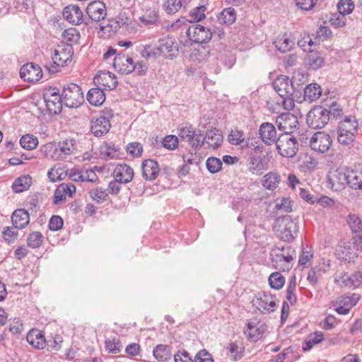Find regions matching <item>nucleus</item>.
<instances>
[{
	"label": "nucleus",
	"instance_id": "17",
	"mask_svg": "<svg viewBox=\"0 0 362 362\" xmlns=\"http://www.w3.org/2000/svg\"><path fill=\"white\" fill-rule=\"evenodd\" d=\"M158 48L165 58L173 59L178 51L173 37L168 35L158 40Z\"/></svg>",
	"mask_w": 362,
	"mask_h": 362
},
{
	"label": "nucleus",
	"instance_id": "2",
	"mask_svg": "<svg viewBox=\"0 0 362 362\" xmlns=\"http://www.w3.org/2000/svg\"><path fill=\"white\" fill-rule=\"evenodd\" d=\"M295 251L291 247H276L272 250L271 259L276 269L288 271L292 267Z\"/></svg>",
	"mask_w": 362,
	"mask_h": 362
},
{
	"label": "nucleus",
	"instance_id": "38",
	"mask_svg": "<svg viewBox=\"0 0 362 362\" xmlns=\"http://www.w3.org/2000/svg\"><path fill=\"white\" fill-rule=\"evenodd\" d=\"M32 184V178L29 175H23L15 180L12 185L13 192L20 193L29 189Z\"/></svg>",
	"mask_w": 362,
	"mask_h": 362
},
{
	"label": "nucleus",
	"instance_id": "5",
	"mask_svg": "<svg viewBox=\"0 0 362 362\" xmlns=\"http://www.w3.org/2000/svg\"><path fill=\"white\" fill-rule=\"evenodd\" d=\"M62 94L64 105L70 108L77 107L84 101L82 90L76 83H70L64 86Z\"/></svg>",
	"mask_w": 362,
	"mask_h": 362
},
{
	"label": "nucleus",
	"instance_id": "39",
	"mask_svg": "<svg viewBox=\"0 0 362 362\" xmlns=\"http://www.w3.org/2000/svg\"><path fill=\"white\" fill-rule=\"evenodd\" d=\"M321 94V88L317 83H310L304 89V98L309 102H313L318 99Z\"/></svg>",
	"mask_w": 362,
	"mask_h": 362
},
{
	"label": "nucleus",
	"instance_id": "41",
	"mask_svg": "<svg viewBox=\"0 0 362 362\" xmlns=\"http://www.w3.org/2000/svg\"><path fill=\"white\" fill-rule=\"evenodd\" d=\"M41 151L44 153L45 156L47 158L54 160H62V155L60 151H58V146L53 144H47L43 146Z\"/></svg>",
	"mask_w": 362,
	"mask_h": 362
},
{
	"label": "nucleus",
	"instance_id": "23",
	"mask_svg": "<svg viewBox=\"0 0 362 362\" xmlns=\"http://www.w3.org/2000/svg\"><path fill=\"white\" fill-rule=\"evenodd\" d=\"M142 176L146 180H154L160 173L158 163L153 159H146L142 163Z\"/></svg>",
	"mask_w": 362,
	"mask_h": 362
},
{
	"label": "nucleus",
	"instance_id": "32",
	"mask_svg": "<svg viewBox=\"0 0 362 362\" xmlns=\"http://www.w3.org/2000/svg\"><path fill=\"white\" fill-rule=\"evenodd\" d=\"M276 49L281 52L290 51L293 47L294 42L291 40L287 33L278 35L274 41Z\"/></svg>",
	"mask_w": 362,
	"mask_h": 362
},
{
	"label": "nucleus",
	"instance_id": "53",
	"mask_svg": "<svg viewBox=\"0 0 362 362\" xmlns=\"http://www.w3.org/2000/svg\"><path fill=\"white\" fill-rule=\"evenodd\" d=\"M105 348L109 353L118 354L122 349V344L116 337H109L105 340Z\"/></svg>",
	"mask_w": 362,
	"mask_h": 362
},
{
	"label": "nucleus",
	"instance_id": "62",
	"mask_svg": "<svg viewBox=\"0 0 362 362\" xmlns=\"http://www.w3.org/2000/svg\"><path fill=\"white\" fill-rule=\"evenodd\" d=\"M144 25H153L158 22L159 16L156 11H150L148 13L140 18Z\"/></svg>",
	"mask_w": 362,
	"mask_h": 362
},
{
	"label": "nucleus",
	"instance_id": "11",
	"mask_svg": "<svg viewBox=\"0 0 362 362\" xmlns=\"http://www.w3.org/2000/svg\"><path fill=\"white\" fill-rule=\"evenodd\" d=\"M187 34L190 40L199 44L209 42L213 35L212 30L210 28L199 24L190 26L187 31Z\"/></svg>",
	"mask_w": 362,
	"mask_h": 362
},
{
	"label": "nucleus",
	"instance_id": "63",
	"mask_svg": "<svg viewBox=\"0 0 362 362\" xmlns=\"http://www.w3.org/2000/svg\"><path fill=\"white\" fill-rule=\"evenodd\" d=\"M206 8L204 6H197L192 10L190 11L189 15L192 18L191 21L198 22L202 21L205 18V12Z\"/></svg>",
	"mask_w": 362,
	"mask_h": 362
},
{
	"label": "nucleus",
	"instance_id": "60",
	"mask_svg": "<svg viewBox=\"0 0 362 362\" xmlns=\"http://www.w3.org/2000/svg\"><path fill=\"white\" fill-rule=\"evenodd\" d=\"M126 150L129 155L140 157L143 153V146L139 142H132L127 146Z\"/></svg>",
	"mask_w": 362,
	"mask_h": 362
},
{
	"label": "nucleus",
	"instance_id": "58",
	"mask_svg": "<svg viewBox=\"0 0 362 362\" xmlns=\"http://www.w3.org/2000/svg\"><path fill=\"white\" fill-rule=\"evenodd\" d=\"M63 38L66 42L76 43L79 40V33L76 28H71L65 30L62 34Z\"/></svg>",
	"mask_w": 362,
	"mask_h": 362
},
{
	"label": "nucleus",
	"instance_id": "59",
	"mask_svg": "<svg viewBox=\"0 0 362 362\" xmlns=\"http://www.w3.org/2000/svg\"><path fill=\"white\" fill-rule=\"evenodd\" d=\"M206 165L210 173H216L221 169L222 162L217 158L211 157L206 160Z\"/></svg>",
	"mask_w": 362,
	"mask_h": 362
},
{
	"label": "nucleus",
	"instance_id": "14",
	"mask_svg": "<svg viewBox=\"0 0 362 362\" xmlns=\"http://www.w3.org/2000/svg\"><path fill=\"white\" fill-rule=\"evenodd\" d=\"M113 66L122 74H129L135 70L133 59L122 53L115 57Z\"/></svg>",
	"mask_w": 362,
	"mask_h": 362
},
{
	"label": "nucleus",
	"instance_id": "6",
	"mask_svg": "<svg viewBox=\"0 0 362 362\" xmlns=\"http://www.w3.org/2000/svg\"><path fill=\"white\" fill-rule=\"evenodd\" d=\"M330 119V111L322 106H315L308 113L306 122L312 129H322Z\"/></svg>",
	"mask_w": 362,
	"mask_h": 362
},
{
	"label": "nucleus",
	"instance_id": "26",
	"mask_svg": "<svg viewBox=\"0 0 362 362\" xmlns=\"http://www.w3.org/2000/svg\"><path fill=\"white\" fill-rule=\"evenodd\" d=\"M11 221L16 228L23 229L29 223V214L24 209H16L11 216Z\"/></svg>",
	"mask_w": 362,
	"mask_h": 362
},
{
	"label": "nucleus",
	"instance_id": "15",
	"mask_svg": "<svg viewBox=\"0 0 362 362\" xmlns=\"http://www.w3.org/2000/svg\"><path fill=\"white\" fill-rule=\"evenodd\" d=\"M273 87L280 97L292 96L294 93L292 81L285 76L278 77L274 81Z\"/></svg>",
	"mask_w": 362,
	"mask_h": 362
},
{
	"label": "nucleus",
	"instance_id": "54",
	"mask_svg": "<svg viewBox=\"0 0 362 362\" xmlns=\"http://www.w3.org/2000/svg\"><path fill=\"white\" fill-rule=\"evenodd\" d=\"M269 283L272 288L280 289L285 284V278L280 273L274 272L269 276Z\"/></svg>",
	"mask_w": 362,
	"mask_h": 362
},
{
	"label": "nucleus",
	"instance_id": "57",
	"mask_svg": "<svg viewBox=\"0 0 362 362\" xmlns=\"http://www.w3.org/2000/svg\"><path fill=\"white\" fill-rule=\"evenodd\" d=\"M338 11L344 15L350 14L354 9V4L351 0H340L337 4Z\"/></svg>",
	"mask_w": 362,
	"mask_h": 362
},
{
	"label": "nucleus",
	"instance_id": "56",
	"mask_svg": "<svg viewBox=\"0 0 362 362\" xmlns=\"http://www.w3.org/2000/svg\"><path fill=\"white\" fill-rule=\"evenodd\" d=\"M182 6V0H166L164 4L165 11L169 13H175Z\"/></svg>",
	"mask_w": 362,
	"mask_h": 362
},
{
	"label": "nucleus",
	"instance_id": "30",
	"mask_svg": "<svg viewBox=\"0 0 362 362\" xmlns=\"http://www.w3.org/2000/svg\"><path fill=\"white\" fill-rule=\"evenodd\" d=\"M58 151L62 155V160L65 159L66 156L71 155L76 149V141L74 139H66L59 141L57 144Z\"/></svg>",
	"mask_w": 362,
	"mask_h": 362
},
{
	"label": "nucleus",
	"instance_id": "34",
	"mask_svg": "<svg viewBox=\"0 0 362 362\" xmlns=\"http://www.w3.org/2000/svg\"><path fill=\"white\" fill-rule=\"evenodd\" d=\"M355 245H351L350 242L344 243L338 250L340 258L347 261H351L357 257Z\"/></svg>",
	"mask_w": 362,
	"mask_h": 362
},
{
	"label": "nucleus",
	"instance_id": "49",
	"mask_svg": "<svg viewBox=\"0 0 362 362\" xmlns=\"http://www.w3.org/2000/svg\"><path fill=\"white\" fill-rule=\"evenodd\" d=\"M227 355L234 360L240 359L243 356V349L236 342H231L227 346Z\"/></svg>",
	"mask_w": 362,
	"mask_h": 362
},
{
	"label": "nucleus",
	"instance_id": "64",
	"mask_svg": "<svg viewBox=\"0 0 362 362\" xmlns=\"http://www.w3.org/2000/svg\"><path fill=\"white\" fill-rule=\"evenodd\" d=\"M163 146L168 150H174L178 146V139L176 136L168 135L164 137Z\"/></svg>",
	"mask_w": 362,
	"mask_h": 362
},
{
	"label": "nucleus",
	"instance_id": "36",
	"mask_svg": "<svg viewBox=\"0 0 362 362\" xmlns=\"http://www.w3.org/2000/svg\"><path fill=\"white\" fill-rule=\"evenodd\" d=\"M348 185L354 189H362V168L350 170Z\"/></svg>",
	"mask_w": 362,
	"mask_h": 362
},
{
	"label": "nucleus",
	"instance_id": "27",
	"mask_svg": "<svg viewBox=\"0 0 362 362\" xmlns=\"http://www.w3.org/2000/svg\"><path fill=\"white\" fill-rule=\"evenodd\" d=\"M202 139H204V144H207L209 147L215 149L221 146L223 141V136L220 130L214 128L207 130L204 136L202 134Z\"/></svg>",
	"mask_w": 362,
	"mask_h": 362
},
{
	"label": "nucleus",
	"instance_id": "33",
	"mask_svg": "<svg viewBox=\"0 0 362 362\" xmlns=\"http://www.w3.org/2000/svg\"><path fill=\"white\" fill-rule=\"evenodd\" d=\"M87 100L94 106L101 105L105 100L104 91L100 88H93L87 93Z\"/></svg>",
	"mask_w": 362,
	"mask_h": 362
},
{
	"label": "nucleus",
	"instance_id": "31",
	"mask_svg": "<svg viewBox=\"0 0 362 362\" xmlns=\"http://www.w3.org/2000/svg\"><path fill=\"white\" fill-rule=\"evenodd\" d=\"M47 110L52 114H59L62 109V94L44 99Z\"/></svg>",
	"mask_w": 362,
	"mask_h": 362
},
{
	"label": "nucleus",
	"instance_id": "40",
	"mask_svg": "<svg viewBox=\"0 0 362 362\" xmlns=\"http://www.w3.org/2000/svg\"><path fill=\"white\" fill-rule=\"evenodd\" d=\"M245 334L247 335L248 338L252 340H257L261 338L263 334V329L262 325H259V322H248L247 325V329L245 330Z\"/></svg>",
	"mask_w": 362,
	"mask_h": 362
},
{
	"label": "nucleus",
	"instance_id": "55",
	"mask_svg": "<svg viewBox=\"0 0 362 362\" xmlns=\"http://www.w3.org/2000/svg\"><path fill=\"white\" fill-rule=\"evenodd\" d=\"M330 24L335 28H341L345 26L346 18L345 15L341 12L332 13L329 20Z\"/></svg>",
	"mask_w": 362,
	"mask_h": 362
},
{
	"label": "nucleus",
	"instance_id": "19",
	"mask_svg": "<svg viewBox=\"0 0 362 362\" xmlns=\"http://www.w3.org/2000/svg\"><path fill=\"white\" fill-rule=\"evenodd\" d=\"M86 12L89 18L94 21L103 20L107 15L106 6L100 1L90 2L86 8Z\"/></svg>",
	"mask_w": 362,
	"mask_h": 362
},
{
	"label": "nucleus",
	"instance_id": "20",
	"mask_svg": "<svg viewBox=\"0 0 362 362\" xmlns=\"http://www.w3.org/2000/svg\"><path fill=\"white\" fill-rule=\"evenodd\" d=\"M247 168L253 175H259L268 168V163L265 161L264 156H258L255 153L249 156Z\"/></svg>",
	"mask_w": 362,
	"mask_h": 362
},
{
	"label": "nucleus",
	"instance_id": "45",
	"mask_svg": "<svg viewBox=\"0 0 362 362\" xmlns=\"http://www.w3.org/2000/svg\"><path fill=\"white\" fill-rule=\"evenodd\" d=\"M19 142L22 148L33 150L37 147L38 139L33 134H25L21 136Z\"/></svg>",
	"mask_w": 362,
	"mask_h": 362
},
{
	"label": "nucleus",
	"instance_id": "44",
	"mask_svg": "<svg viewBox=\"0 0 362 362\" xmlns=\"http://www.w3.org/2000/svg\"><path fill=\"white\" fill-rule=\"evenodd\" d=\"M343 283L349 288H358L362 284V273L356 272L344 278Z\"/></svg>",
	"mask_w": 362,
	"mask_h": 362
},
{
	"label": "nucleus",
	"instance_id": "1",
	"mask_svg": "<svg viewBox=\"0 0 362 362\" xmlns=\"http://www.w3.org/2000/svg\"><path fill=\"white\" fill-rule=\"evenodd\" d=\"M274 229L278 233L281 240L291 242L298 232V225L296 218L291 216H284L276 218Z\"/></svg>",
	"mask_w": 362,
	"mask_h": 362
},
{
	"label": "nucleus",
	"instance_id": "29",
	"mask_svg": "<svg viewBox=\"0 0 362 362\" xmlns=\"http://www.w3.org/2000/svg\"><path fill=\"white\" fill-rule=\"evenodd\" d=\"M27 341L33 347L41 349L46 344L45 336L39 329L30 330L26 337Z\"/></svg>",
	"mask_w": 362,
	"mask_h": 362
},
{
	"label": "nucleus",
	"instance_id": "21",
	"mask_svg": "<svg viewBox=\"0 0 362 362\" xmlns=\"http://www.w3.org/2000/svg\"><path fill=\"white\" fill-rule=\"evenodd\" d=\"M64 18L73 25H79L83 21V15L81 9L76 5H69L64 8Z\"/></svg>",
	"mask_w": 362,
	"mask_h": 362
},
{
	"label": "nucleus",
	"instance_id": "50",
	"mask_svg": "<svg viewBox=\"0 0 362 362\" xmlns=\"http://www.w3.org/2000/svg\"><path fill=\"white\" fill-rule=\"evenodd\" d=\"M228 141L232 145H242L245 142L243 132L238 129H233L228 135Z\"/></svg>",
	"mask_w": 362,
	"mask_h": 362
},
{
	"label": "nucleus",
	"instance_id": "43",
	"mask_svg": "<svg viewBox=\"0 0 362 362\" xmlns=\"http://www.w3.org/2000/svg\"><path fill=\"white\" fill-rule=\"evenodd\" d=\"M154 357L160 361H167L171 358V353L167 345L159 344L153 349Z\"/></svg>",
	"mask_w": 362,
	"mask_h": 362
},
{
	"label": "nucleus",
	"instance_id": "12",
	"mask_svg": "<svg viewBox=\"0 0 362 362\" xmlns=\"http://www.w3.org/2000/svg\"><path fill=\"white\" fill-rule=\"evenodd\" d=\"M276 124L279 130L284 134H290L296 130L299 126V122L296 115L290 112L282 113L277 116Z\"/></svg>",
	"mask_w": 362,
	"mask_h": 362
},
{
	"label": "nucleus",
	"instance_id": "10",
	"mask_svg": "<svg viewBox=\"0 0 362 362\" xmlns=\"http://www.w3.org/2000/svg\"><path fill=\"white\" fill-rule=\"evenodd\" d=\"M179 136L195 149H199L204 144V139H202V131L196 132L192 125L186 124L181 127L179 129Z\"/></svg>",
	"mask_w": 362,
	"mask_h": 362
},
{
	"label": "nucleus",
	"instance_id": "7",
	"mask_svg": "<svg viewBox=\"0 0 362 362\" xmlns=\"http://www.w3.org/2000/svg\"><path fill=\"white\" fill-rule=\"evenodd\" d=\"M276 146L279 153L286 158L294 157L298 150L296 139L290 134L279 135Z\"/></svg>",
	"mask_w": 362,
	"mask_h": 362
},
{
	"label": "nucleus",
	"instance_id": "24",
	"mask_svg": "<svg viewBox=\"0 0 362 362\" xmlns=\"http://www.w3.org/2000/svg\"><path fill=\"white\" fill-rule=\"evenodd\" d=\"M260 138L266 144L271 145L276 142V131L275 127L269 122L262 124L259 129Z\"/></svg>",
	"mask_w": 362,
	"mask_h": 362
},
{
	"label": "nucleus",
	"instance_id": "18",
	"mask_svg": "<svg viewBox=\"0 0 362 362\" xmlns=\"http://www.w3.org/2000/svg\"><path fill=\"white\" fill-rule=\"evenodd\" d=\"M94 83L98 86H102L108 90H112L116 88L117 81L115 74L110 71H100L93 78Z\"/></svg>",
	"mask_w": 362,
	"mask_h": 362
},
{
	"label": "nucleus",
	"instance_id": "9",
	"mask_svg": "<svg viewBox=\"0 0 362 362\" xmlns=\"http://www.w3.org/2000/svg\"><path fill=\"white\" fill-rule=\"evenodd\" d=\"M349 172L350 170L344 167H339L329 171L328 180L334 190L339 191L348 185Z\"/></svg>",
	"mask_w": 362,
	"mask_h": 362
},
{
	"label": "nucleus",
	"instance_id": "46",
	"mask_svg": "<svg viewBox=\"0 0 362 362\" xmlns=\"http://www.w3.org/2000/svg\"><path fill=\"white\" fill-rule=\"evenodd\" d=\"M323 334L320 332H316L311 334L304 342L303 346V351H306L310 350L313 345L320 343L323 340Z\"/></svg>",
	"mask_w": 362,
	"mask_h": 362
},
{
	"label": "nucleus",
	"instance_id": "47",
	"mask_svg": "<svg viewBox=\"0 0 362 362\" xmlns=\"http://www.w3.org/2000/svg\"><path fill=\"white\" fill-rule=\"evenodd\" d=\"M44 237L40 232L30 233L27 238L28 245L32 248L40 247L43 243Z\"/></svg>",
	"mask_w": 362,
	"mask_h": 362
},
{
	"label": "nucleus",
	"instance_id": "35",
	"mask_svg": "<svg viewBox=\"0 0 362 362\" xmlns=\"http://www.w3.org/2000/svg\"><path fill=\"white\" fill-rule=\"evenodd\" d=\"M360 300V295L357 293H352L350 295H344L339 297L335 301L333 302V305L337 306V304H342L347 308L351 310L354 305L357 304Z\"/></svg>",
	"mask_w": 362,
	"mask_h": 362
},
{
	"label": "nucleus",
	"instance_id": "52",
	"mask_svg": "<svg viewBox=\"0 0 362 362\" xmlns=\"http://www.w3.org/2000/svg\"><path fill=\"white\" fill-rule=\"evenodd\" d=\"M347 223L354 233L362 231V220L358 215H349Z\"/></svg>",
	"mask_w": 362,
	"mask_h": 362
},
{
	"label": "nucleus",
	"instance_id": "42",
	"mask_svg": "<svg viewBox=\"0 0 362 362\" xmlns=\"http://www.w3.org/2000/svg\"><path fill=\"white\" fill-rule=\"evenodd\" d=\"M325 64V59L319 52H310L306 58V64L312 69L316 70Z\"/></svg>",
	"mask_w": 362,
	"mask_h": 362
},
{
	"label": "nucleus",
	"instance_id": "13",
	"mask_svg": "<svg viewBox=\"0 0 362 362\" xmlns=\"http://www.w3.org/2000/svg\"><path fill=\"white\" fill-rule=\"evenodd\" d=\"M332 143L331 136L324 132L315 133L310 140L311 148L318 153L327 152Z\"/></svg>",
	"mask_w": 362,
	"mask_h": 362
},
{
	"label": "nucleus",
	"instance_id": "37",
	"mask_svg": "<svg viewBox=\"0 0 362 362\" xmlns=\"http://www.w3.org/2000/svg\"><path fill=\"white\" fill-rule=\"evenodd\" d=\"M236 19V12L233 8L223 9L218 16V21L222 25H232Z\"/></svg>",
	"mask_w": 362,
	"mask_h": 362
},
{
	"label": "nucleus",
	"instance_id": "16",
	"mask_svg": "<svg viewBox=\"0 0 362 362\" xmlns=\"http://www.w3.org/2000/svg\"><path fill=\"white\" fill-rule=\"evenodd\" d=\"M21 78L29 82H37L42 76L41 67L37 64L29 63L23 65L20 70Z\"/></svg>",
	"mask_w": 362,
	"mask_h": 362
},
{
	"label": "nucleus",
	"instance_id": "4",
	"mask_svg": "<svg viewBox=\"0 0 362 362\" xmlns=\"http://www.w3.org/2000/svg\"><path fill=\"white\" fill-rule=\"evenodd\" d=\"M358 131V122L354 117H346L338 127V141L343 145H349L354 140Z\"/></svg>",
	"mask_w": 362,
	"mask_h": 362
},
{
	"label": "nucleus",
	"instance_id": "8",
	"mask_svg": "<svg viewBox=\"0 0 362 362\" xmlns=\"http://www.w3.org/2000/svg\"><path fill=\"white\" fill-rule=\"evenodd\" d=\"M276 298L267 292L259 293L253 300V305L263 314H269L277 308Z\"/></svg>",
	"mask_w": 362,
	"mask_h": 362
},
{
	"label": "nucleus",
	"instance_id": "25",
	"mask_svg": "<svg viewBox=\"0 0 362 362\" xmlns=\"http://www.w3.org/2000/svg\"><path fill=\"white\" fill-rule=\"evenodd\" d=\"M91 123V132L96 136H101L107 133L110 128V121L103 116L99 117Z\"/></svg>",
	"mask_w": 362,
	"mask_h": 362
},
{
	"label": "nucleus",
	"instance_id": "51",
	"mask_svg": "<svg viewBox=\"0 0 362 362\" xmlns=\"http://www.w3.org/2000/svg\"><path fill=\"white\" fill-rule=\"evenodd\" d=\"M296 288V277L293 276L291 279L289 281V283L288 284L287 288H286V300L288 303L291 305H293L297 301V297L294 293Z\"/></svg>",
	"mask_w": 362,
	"mask_h": 362
},
{
	"label": "nucleus",
	"instance_id": "22",
	"mask_svg": "<svg viewBox=\"0 0 362 362\" xmlns=\"http://www.w3.org/2000/svg\"><path fill=\"white\" fill-rule=\"evenodd\" d=\"M134 170L127 164L117 165L114 171L113 176L117 181L123 183H129L134 177Z\"/></svg>",
	"mask_w": 362,
	"mask_h": 362
},
{
	"label": "nucleus",
	"instance_id": "28",
	"mask_svg": "<svg viewBox=\"0 0 362 362\" xmlns=\"http://www.w3.org/2000/svg\"><path fill=\"white\" fill-rule=\"evenodd\" d=\"M281 182V176L276 171H271L265 174L262 180L261 184L264 188L273 191L276 189Z\"/></svg>",
	"mask_w": 362,
	"mask_h": 362
},
{
	"label": "nucleus",
	"instance_id": "48",
	"mask_svg": "<svg viewBox=\"0 0 362 362\" xmlns=\"http://www.w3.org/2000/svg\"><path fill=\"white\" fill-rule=\"evenodd\" d=\"M66 175L65 170L57 165H55L47 173L48 177L53 182L62 180Z\"/></svg>",
	"mask_w": 362,
	"mask_h": 362
},
{
	"label": "nucleus",
	"instance_id": "3",
	"mask_svg": "<svg viewBox=\"0 0 362 362\" xmlns=\"http://www.w3.org/2000/svg\"><path fill=\"white\" fill-rule=\"evenodd\" d=\"M73 54V48L70 45L64 47H59L54 51L52 62L47 63L45 67L51 74L57 73L61 67L68 65L71 62Z\"/></svg>",
	"mask_w": 362,
	"mask_h": 362
},
{
	"label": "nucleus",
	"instance_id": "61",
	"mask_svg": "<svg viewBox=\"0 0 362 362\" xmlns=\"http://www.w3.org/2000/svg\"><path fill=\"white\" fill-rule=\"evenodd\" d=\"M90 197L97 202H103L106 200L107 194L102 188L93 189L89 192Z\"/></svg>",
	"mask_w": 362,
	"mask_h": 362
}]
</instances>
